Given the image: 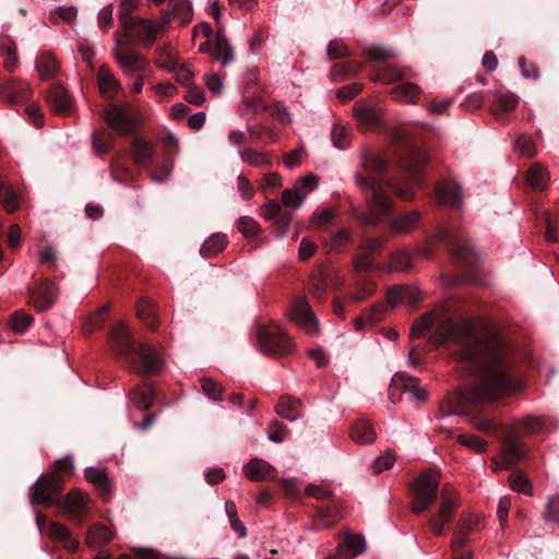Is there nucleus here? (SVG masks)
<instances>
[{
	"label": "nucleus",
	"instance_id": "37998d69",
	"mask_svg": "<svg viewBox=\"0 0 559 559\" xmlns=\"http://www.w3.org/2000/svg\"><path fill=\"white\" fill-rule=\"evenodd\" d=\"M157 67L168 71H176L178 66L177 53L169 45L157 48V57L154 59Z\"/></svg>",
	"mask_w": 559,
	"mask_h": 559
},
{
	"label": "nucleus",
	"instance_id": "e433bc0d",
	"mask_svg": "<svg viewBox=\"0 0 559 559\" xmlns=\"http://www.w3.org/2000/svg\"><path fill=\"white\" fill-rule=\"evenodd\" d=\"M526 181L535 191H543L548 186V170L538 164H533L526 173Z\"/></svg>",
	"mask_w": 559,
	"mask_h": 559
},
{
	"label": "nucleus",
	"instance_id": "a19ab883",
	"mask_svg": "<svg viewBox=\"0 0 559 559\" xmlns=\"http://www.w3.org/2000/svg\"><path fill=\"white\" fill-rule=\"evenodd\" d=\"M239 158L250 167H270L272 158L270 155L255 151L254 148H243L239 151Z\"/></svg>",
	"mask_w": 559,
	"mask_h": 559
},
{
	"label": "nucleus",
	"instance_id": "0e129e2a",
	"mask_svg": "<svg viewBox=\"0 0 559 559\" xmlns=\"http://www.w3.org/2000/svg\"><path fill=\"white\" fill-rule=\"evenodd\" d=\"M515 148L519 150L520 154L527 158H533L536 155V148H534L533 141L527 135H521L516 139Z\"/></svg>",
	"mask_w": 559,
	"mask_h": 559
},
{
	"label": "nucleus",
	"instance_id": "1a4fd4ad",
	"mask_svg": "<svg viewBox=\"0 0 559 559\" xmlns=\"http://www.w3.org/2000/svg\"><path fill=\"white\" fill-rule=\"evenodd\" d=\"M134 37H117L114 40V57L126 72L142 71L146 66L145 57L139 52L140 48H148L154 44V37L140 41Z\"/></svg>",
	"mask_w": 559,
	"mask_h": 559
},
{
	"label": "nucleus",
	"instance_id": "c756f323",
	"mask_svg": "<svg viewBox=\"0 0 559 559\" xmlns=\"http://www.w3.org/2000/svg\"><path fill=\"white\" fill-rule=\"evenodd\" d=\"M419 301L418 294L415 289L407 286H394L386 290V302L391 307H395L402 302L417 305Z\"/></svg>",
	"mask_w": 559,
	"mask_h": 559
},
{
	"label": "nucleus",
	"instance_id": "ea45409f",
	"mask_svg": "<svg viewBox=\"0 0 559 559\" xmlns=\"http://www.w3.org/2000/svg\"><path fill=\"white\" fill-rule=\"evenodd\" d=\"M0 204L8 213H14L19 209L16 191L12 186L0 177Z\"/></svg>",
	"mask_w": 559,
	"mask_h": 559
},
{
	"label": "nucleus",
	"instance_id": "2f4dec72",
	"mask_svg": "<svg viewBox=\"0 0 559 559\" xmlns=\"http://www.w3.org/2000/svg\"><path fill=\"white\" fill-rule=\"evenodd\" d=\"M250 142L255 145H270L276 143L277 134L265 124H248Z\"/></svg>",
	"mask_w": 559,
	"mask_h": 559
},
{
	"label": "nucleus",
	"instance_id": "a878e982",
	"mask_svg": "<svg viewBox=\"0 0 559 559\" xmlns=\"http://www.w3.org/2000/svg\"><path fill=\"white\" fill-rule=\"evenodd\" d=\"M84 478L86 481L94 485L97 492H99L102 500H108V498L110 497V480L106 468H85Z\"/></svg>",
	"mask_w": 559,
	"mask_h": 559
},
{
	"label": "nucleus",
	"instance_id": "f257e3e1",
	"mask_svg": "<svg viewBox=\"0 0 559 559\" xmlns=\"http://www.w3.org/2000/svg\"><path fill=\"white\" fill-rule=\"evenodd\" d=\"M436 323L433 335L430 336L431 342L437 346H456L453 355L467 364L469 372L474 376L469 384L449 393L441 402L442 416L465 415L469 417V424L480 432L506 433L502 426L474 412L480 405L496 403L520 388L514 371V354L510 346L495 334L477 335L475 318H464L454 322L449 317L440 319L436 312L420 316L412 328V335L423 337Z\"/></svg>",
	"mask_w": 559,
	"mask_h": 559
},
{
	"label": "nucleus",
	"instance_id": "6ab92c4d",
	"mask_svg": "<svg viewBox=\"0 0 559 559\" xmlns=\"http://www.w3.org/2000/svg\"><path fill=\"white\" fill-rule=\"evenodd\" d=\"M261 215L267 221L275 222V234L277 237H284L289 228L292 213L283 211L282 204L272 200L261 207Z\"/></svg>",
	"mask_w": 559,
	"mask_h": 559
},
{
	"label": "nucleus",
	"instance_id": "4c0bfd02",
	"mask_svg": "<svg viewBox=\"0 0 559 559\" xmlns=\"http://www.w3.org/2000/svg\"><path fill=\"white\" fill-rule=\"evenodd\" d=\"M385 306L382 302H378L372 306L369 310L361 313L355 320V328L357 331L365 330L368 325H371L383 318Z\"/></svg>",
	"mask_w": 559,
	"mask_h": 559
},
{
	"label": "nucleus",
	"instance_id": "052dcab7",
	"mask_svg": "<svg viewBox=\"0 0 559 559\" xmlns=\"http://www.w3.org/2000/svg\"><path fill=\"white\" fill-rule=\"evenodd\" d=\"M335 214L332 210L325 209L312 214V224L319 229H326L333 222Z\"/></svg>",
	"mask_w": 559,
	"mask_h": 559
},
{
	"label": "nucleus",
	"instance_id": "dca6fc26",
	"mask_svg": "<svg viewBox=\"0 0 559 559\" xmlns=\"http://www.w3.org/2000/svg\"><path fill=\"white\" fill-rule=\"evenodd\" d=\"M319 178L309 174L296 181L294 188L283 191L282 203L284 206L297 209L309 192L316 191Z\"/></svg>",
	"mask_w": 559,
	"mask_h": 559
},
{
	"label": "nucleus",
	"instance_id": "393cba45",
	"mask_svg": "<svg viewBox=\"0 0 559 559\" xmlns=\"http://www.w3.org/2000/svg\"><path fill=\"white\" fill-rule=\"evenodd\" d=\"M46 100L52 110L62 116H68L72 110V98L69 97L67 90L61 84H51Z\"/></svg>",
	"mask_w": 559,
	"mask_h": 559
},
{
	"label": "nucleus",
	"instance_id": "5701e85b",
	"mask_svg": "<svg viewBox=\"0 0 559 559\" xmlns=\"http://www.w3.org/2000/svg\"><path fill=\"white\" fill-rule=\"evenodd\" d=\"M435 193L440 204L448 205L453 209H459L463 203V197L461 195V188L457 183L441 180L435 187Z\"/></svg>",
	"mask_w": 559,
	"mask_h": 559
},
{
	"label": "nucleus",
	"instance_id": "f3484780",
	"mask_svg": "<svg viewBox=\"0 0 559 559\" xmlns=\"http://www.w3.org/2000/svg\"><path fill=\"white\" fill-rule=\"evenodd\" d=\"M29 304L38 310V312H45L57 300V286L48 281L44 280L33 287L28 288Z\"/></svg>",
	"mask_w": 559,
	"mask_h": 559
},
{
	"label": "nucleus",
	"instance_id": "412c9836",
	"mask_svg": "<svg viewBox=\"0 0 559 559\" xmlns=\"http://www.w3.org/2000/svg\"><path fill=\"white\" fill-rule=\"evenodd\" d=\"M455 504L449 495L442 492L439 514L431 515L428 524L437 536L444 534V525L452 522Z\"/></svg>",
	"mask_w": 559,
	"mask_h": 559
},
{
	"label": "nucleus",
	"instance_id": "864d4df0",
	"mask_svg": "<svg viewBox=\"0 0 559 559\" xmlns=\"http://www.w3.org/2000/svg\"><path fill=\"white\" fill-rule=\"evenodd\" d=\"M366 55L369 60L378 62H385L386 60L396 58V52L394 49L379 46L368 48Z\"/></svg>",
	"mask_w": 559,
	"mask_h": 559
},
{
	"label": "nucleus",
	"instance_id": "f8f14e48",
	"mask_svg": "<svg viewBox=\"0 0 559 559\" xmlns=\"http://www.w3.org/2000/svg\"><path fill=\"white\" fill-rule=\"evenodd\" d=\"M35 522H37L40 534L48 535V537L51 538V540L55 543H61L62 547L71 554L78 551L79 540L72 535L66 524L49 522L47 521L45 513L40 512H38L37 516H35Z\"/></svg>",
	"mask_w": 559,
	"mask_h": 559
},
{
	"label": "nucleus",
	"instance_id": "774afa93",
	"mask_svg": "<svg viewBox=\"0 0 559 559\" xmlns=\"http://www.w3.org/2000/svg\"><path fill=\"white\" fill-rule=\"evenodd\" d=\"M544 520L547 522H559V496L550 498L547 509L544 512Z\"/></svg>",
	"mask_w": 559,
	"mask_h": 559
},
{
	"label": "nucleus",
	"instance_id": "0eeeda50",
	"mask_svg": "<svg viewBox=\"0 0 559 559\" xmlns=\"http://www.w3.org/2000/svg\"><path fill=\"white\" fill-rule=\"evenodd\" d=\"M383 241L380 238L364 236L358 245L356 258H352V272H356L355 276L352 275V302L361 301L376 292V283L369 272L374 267L373 257L383 246Z\"/></svg>",
	"mask_w": 559,
	"mask_h": 559
},
{
	"label": "nucleus",
	"instance_id": "bf43d9fd",
	"mask_svg": "<svg viewBox=\"0 0 559 559\" xmlns=\"http://www.w3.org/2000/svg\"><path fill=\"white\" fill-rule=\"evenodd\" d=\"M108 313V307L103 306L94 318L90 319V321L85 322L83 325V332L85 335H90L95 332L96 329L103 326V323L106 321V314Z\"/></svg>",
	"mask_w": 559,
	"mask_h": 559
},
{
	"label": "nucleus",
	"instance_id": "f704fd0d",
	"mask_svg": "<svg viewBox=\"0 0 559 559\" xmlns=\"http://www.w3.org/2000/svg\"><path fill=\"white\" fill-rule=\"evenodd\" d=\"M518 105V97L512 94H499L497 96V107L492 109V115L500 123L508 120V112L513 111Z\"/></svg>",
	"mask_w": 559,
	"mask_h": 559
},
{
	"label": "nucleus",
	"instance_id": "bb28decb",
	"mask_svg": "<svg viewBox=\"0 0 559 559\" xmlns=\"http://www.w3.org/2000/svg\"><path fill=\"white\" fill-rule=\"evenodd\" d=\"M129 399L136 408L148 411L155 400V391L151 382L144 381L134 386L129 393Z\"/></svg>",
	"mask_w": 559,
	"mask_h": 559
},
{
	"label": "nucleus",
	"instance_id": "423d86ee",
	"mask_svg": "<svg viewBox=\"0 0 559 559\" xmlns=\"http://www.w3.org/2000/svg\"><path fill=\"white\" fill-rule=\"evenodd\" d=\"M435 240L445 246L452 262L460 267L462 273L451 277V285L475 282L477 270V255L465 239L463 231L457 226L441 224L437 226Z\"/></svg>",
	"mask_w": 559,
	"mask_h": 559
},
{
	"label": "nucleus",
	"instance_id": "4d7b16f0",
	"mask_svg": "<svg viewBox=\"0 0 559 559\" xmlns=\"http://www.w3.org/2000/svg\"><path fill=\"white\" fill-rule=\"evenodd\" d=\"M237 228L245 237L254 236L260 233L259 223L250 216H242L238 218Z\"/></svg>",
	"mask_w": 559,
	"mask_h": 559
},
{
	"label": "nucleus",
	"instance_id": "aec40b11",
	"mask_svg": "<svg viewBox=\"0 0 559 559\" xmlns=\"http://www.w3.org/2000/svg\"><path fill=\"white\" fill-rule=\"evenodd\" d=\"M243 474L250 481H270L276 478L277 469L270 462L262 459H250L243 465Z\"/></svg>",
	"mask_w": 559,
	"mask_h": 559
},
{
	"label": "nucleus",
	"instance_id": "ddd939ff",
	"mask_svg": "<svg viewBox=\"0 0 559 559\" xmlns=\"http://www.w3.org/2000/svg\"><path fill=\"white\" fill-rule=\"evenodd\" d=\"M502 452H500L499 459H492V471L499 473L503 469H510L520 464L525 459L526 450L525 447L516 441L515 436L507 432L503 437Z\"/></svg>",
	"mask_w": 559,
	"mask_h": 559
},
{
	"label": "nucleus",
	"instance_id": "8fccbe9b",
	"mask_svg": "<svg viewBox=\"0 0 559 559\" xmlns=\"http://www.w3.org/2000/svg\"><path fill=\"white\" fill-rule=\"evenodd\" d=\"M332 143L335 148L346 150L348 146V132L346 126L341 122H335L333 124L332 134Z\"/></svg>",
	"mask_w": 559,
	"mask_h": 559
},
{
	"label": "nucleus",
	"instance_id": "79ce46f5",
	"mask_svg": "<svg viewBox=\"0 0 559 559\" xmlns=\"http://www.w3.org/2000/svg\"><path fill=\"white\" fill-rule=\"evenodd\" d=\"M318 524L323 527L333 526L340 520V508L335 502L318 507L317 509Z\"/></svg>",
	"mask_w": 559,
	"mask_h": 559
},
{
	"label": "nucleus",
	"instance_id": "de8ad7c7",
	"mask_svg": "<svg viewBox=\"0 0 559 559\" xmlns=\"http://www.w3.org/2000/svg\"><path fill=\"white\" fill-rule=\"evenodd\" d=\"M49 16L53 22L71 24L78 16V10L73 5L58 7L50 11Z\"/></svg>",
	"mask_w": 559,
	"mask_h": 559
},
{
	"label": "nucleus",
	"instance_id": "b1692460",
	"mask_svg": "<svg viewBox=\"0 0 559 559\" xmlns=\"http://www.w3.org/2000/svg\"><path fill=\"white\" fill-rule=\"evenodd\" d=\"M352 116H354L361 129L368 131H376L381 126L380 114L374 107H369L362 103H356L352 108Z\"/></svg>",
	"mask_w": 559,
	"mask_h": 559
},
{
	"label": "nucleus",
	"instance_id": "2eb2a0df",
	"mask_svg": "<svg viewBox=\"0 0 559 559\" xmlns=\"http://www.w3.org/2000/svg\"><path fill=\"white\" fill-rule=\"evenodd\" d=\"M403 392L412 394L415 401H426V391L419 388V380L406 372H396L391 379L389 399L394 404L401 401Z\"/></svg>",
	"mask_w": 559,
	"mask_h": 559
},
{
	"label": "nucleus",
	"instance_id": "a18cd8bd",
	"mask_svg": "<svg viewBox=\"0 0 559 559\" xmlns=\"http://www.w3.org/2000/svg\"><path fill=\"white\" fill-rule=\"evenodd\" d=\"M136 317L152 331L157 330L158 321L151 301L142 300L136 304Z\"/></svg>",
	"mask_w": 559,
	"mask_h": 559
},
{
	"label": "nucleus",
	"instance_id": "f03ea898",
	"mask_svg": "<svg viewBox=\"0 0 559 559\" xmlns=\"http://www.w3.org/2000/svg\"><path fill=\"white\" fill-rule=\"evenodd\" d=\"M420 128L414 124L401 126L391 133V146L396 158V174H388L384 158L373 153L364 156L362 166L367 175H357V186L366 194L368 213L361 216L362 224L373 226L382 219L389 221L392 235H405L419 222L417 211L391 217V194L409 201L414 198V187L424 186V171L429 156L419 144Z\"/></svg>",
	"mask_w": 559,
	"mask_h": 559
},
{
	"label": "nucleus",
	"instance_id": "cd10ccee",
	"mask_svg": "<svg viewBox=\"0 0 559 559\" xmlns=\"http://www.w3.org/2000/svg\"><path fill=\"white\" fill-rule=\"evenodd\" d=\"M96 79L102 94L107 98L112 99L114 96L118 94L120 84L118 80L114 78L107 64L100 66L99 70H97Z\"/></svg>",
	"mask_w": 559,
	"mask_h": 559
},
{
	"label": "nucleus",
	"instance_id": "20e7f679",
	"mask_svg": "<svg viewBox=\"0 0 559 559\" xmlns=\"http://www.w3.org/2000/svg\"><path fill=\"white\" fill-rule=\"evenodd\" d=\"M103 118L109 129L119 136L133 138L131 139L130 154L134 163L140 167H145L152 170V177L154 181H164L166 176L169 174V166H162L159 171H154V147L153 144L145 141L144 139L136 136V132L142 127V114L136 107L130 104H109L105 110H103Z\"/></svg>",
	"mask_w": 559,
	"mask_h": 559
},
{
	"label": "nucleus",
	"instance_id": "680f3d73",
	"mask_svg": "<svg viewBox=\"0 0 559 559\" xmlns=\"http://www.w3.org/2000/svg\"><path fill=\"white\" fill-rule=\"evenodd\" d=\"M510 488L516 492L530 493V481L526 476L521 473L511 474L509 477Z\"/></svg>",
	"mask_w": 559,
	"mask_h": 559
},
{
	"label": "nucleus",
	"instance_id": "473e14b6",
	"mask_svg": "<svg viewBox=\"0 0 559 559\" xmlns=\"http://www.w3.org/2000/svg\"><path fill=\"white\" fill-rule=\"evenodd\" d=\"M300 405V400H296L290 395H282L276 404V414L289 421H294L300 417L298 411Z\"/></svg>",
	"mask_w": 559,
	"mask_h": 559
},
{
	"label": "nucleus",
	"instance_id": "c03bdc74",
	"mask_svg": "<svg viewBox=\"0 0 559 559\" xmlns=\"http://www.w3.org/2000/svg\"><path fill=\"white\" fill-rule=\"evenodd\" d=\"M0 56L5 57V70L13 72L17 63L16 45L10 37L0 38Z\"/></svg>",
	"mask_w": 559,
	"mask_h": 559
},
{
	"label": "nucleus",
	"instance_id": "9b49d317",
	"mask_svg": "<svg viewBox=\"0 0 559 559\" xmlns=\"http://www.w3.org/2000/svg\"><path fill=\"white\" fill-rule=\"evenodd\" d=\"M438 493V478L430 473H421L413 483L414 501L412 511L419 514L435 504Z\"/></svg>",
	"mask_w": 559,
	"mask_h": 559
},
{
	"label": "nucleus",
	"instance_id": "13d9d810",
	"mask_svg": "<svg viewBox=\"0 0 559 559\" xmlns=\"http://www.w3.org/2000/svg\"><path fill=\"white\" fill-rule=\"evenodd\" d=\"M457 442L477 453H483L487 450L486 441L472 435H460L457 437Z\"/></svg>",
	"mask_w": 559,
	"mask_h": 559
},
{
	"label": "nucleus",
	"instance_id": "338daca9",
	"mask_svg": "<svg viewBox=\"0 0 559 559\" xmlns=\"http://www.w3.org/2000/svg\"><path fill=\"white\" fill-rule=\"evenodd\" d=\"M288 433V428L278 421L271 424L270 431H267V438L273 442H283Z\"/></svg>",
	"mask_w": 559,
	"mask_h": 559
},
{
	"label": "nucleus",
	"instance_id": "3c124183",
	"mask_svg": "<svg viewBox=\"0 0 559 559\" xmlns=\"http://www.w3.org/2000/svg\"><path fill=\"white\" fill-rule=\"evenodd\" d=\"M390 267L392 271H406L412 267V255L405 251H396L391 254Z\"/></svg>",
	"mask_w": 559,
	"mask_h": 559
},
{
	"label": "nucleus",
	"instance_id": "58836bf2",
	"mask_svg": "<svg viewBox=\"0 0 559 559\" xmlns=\"http://www.w3.org/2000/svg\"><path fill=\"white\" fill-rule=\"evenodd\" d=\"M227 246V238L224 234H214L210 236V238L204 241L201 248V254L204 259H210L216 257L223 250H225Z\"/></svg>",
	"mask_w": 559,
	"mask_h": 559
},
{
	"label": "nucleus",
	"instance_id": "9d476101",
	"mask_svg": "<svg viewBox=\"0 0 559 559\" xmlns=\"http://www.w3.org/2000/svg\"><path fill=\"white\" fill-rule=\"evenodd\" d=\"M254 340L259 350L267 356L288 355L295 348L294 341L274 323L257 325Z\"/></svg>",
	"mask_w": 559,
	"mask_h": 559
},
{
	"label": "nucleus",
	"instance_id": "72a5a7b5",
	"mask_svg": "<svg viewBox=\"0 0 559 559\" xmlns=\"http://www.w3.org/2000/svg\"><path fill=\"white\" fill-rule=\"evenodd\" d=\"M112 540V533L108 531V528L100 524L96 523L92 525L86 533L85 543L88 547L97 548L103 545L109 544Z\"/></svg>",
	"mask_w": 559,
	"mask_h": 559
},
{
	"label": "nucleus",
	"instance_id": "4468645a",
	"mask_svg": "<svg viewBox=\"0 0 559 559\" xmlns=\"http://www.w3.org/2000/svg\"><path fill=\"white\" fill-rule=\"evenodd\" d=\"M33 97V88L20 79H5L0 83V100L9 107L26 104Z\"/></svg>",
	"mask_w": 559,
	"mask_h": 559
},
{
	"label": "nucleus",
	"instance_id": "6e6552de",
	"mask_svg": "<svg viewBox=\"0 0 559 559\" xmlns=\"http://www.w3.org/2000/svg\"><path fill=\"white\" fill-rule=\"evenodd\" d=\"M192 9L188 1H178L174 4L170 12H165L158 19H138L132 20L129 17L123 19V23L131 26L139 32L146 33V35H156L176 31L177 26L185 25L192 20Z\"/></svg>",
	"mask_w": 559,
	"mask_h": 559
},
{
	"label": "nucleus",
	"instance_id": "69168bd1",
	"mask_svg": "<svg viewBox=\"0 0 559 559\" xmlns=\"http://www.w3.org/2000/svg\"><path fill=\"white\" fill-rule=\"evenodd\" d=\"M328 53L330 59L345 58L347 48L344 41L340 38H334L328 46Z\"/></svg>",
	"mask_w": 559,
	"mask_h": 559
},
{
	"label": "nucleus",
	"instance_id": "e2e57ef3",
	"mask_svg": "<svg viewBox=\"0 0 559 559\" xmlns=\"http://www.w3.org/2000/svg\"><path fill=\"white\" fill-rule=\"evenodd\" d=\"M544 424L539 417L527 416L514 423V428L523 427L527 433H537Z\"/></svg>",
	"mask_w": 559,
	"mask_h": 559
},
{
	"label": "nucleus",
	"instance_id": "7ed1b4c3",
	"mask_svg": "<svg viewBox=\"0 0 559 559\" xmlns=\"http://www.w3.org/2000/svg\"><path fill=\"white\" fill-rule=\"evenodd\" d=\"M73 468L71 456L58 459L55 463V471L41 475L29 490V501L34 506L53 507L58 513L80 526L84 523L85 516L90 514V496L78 488L61 496L64 479L60 473L71 474Z\"/></svg>",
	"mask_w": 559,
	"mask_h": 559
},
{
	"label": "nucleus",
	"instance_id": "603ef678",
	"mask_svg": "<svg viewBox=\"0 0 559 559\" xmlns=\"http://www.w3.org/2000/svg\"><path fill=\"white\" fill-rule=\"evenodd\" d=\"M202 390L204 395H206L211 401H222L223 400V388L216 381L210 378H203L201 380Z\"/></svg>",
	"mask_w": 559,
	"mask_h": 559
},
{
	"label": "nucleus",
	"instance_id": "6e6d98bb",
	"mask_svg": "<svg viewBox=\"0 0 559 559\" xmlns=\"http://www.w3.org/2000/svg\"><path fill=\"white\" fill-rule=\"evenodd\" d=\"M31 322H33V317L22 310L12 313L10 318V326L13 332H24Z\"/></svg>",
	"mask_w": 559,
	"mask_h": 559
},
{
	"label": "nucleus",
	"instance_id": "7c9ffc66",
	"mask_svg": "<svg viewBox=\"0 0 559 559\" xmlns=\"http://www.w3.org/2000/svg\"><path fill=\"white\" fill-rule=\"evenodd\" d=\"M420 87L412 82H402L391 88V98L397 102L415 104L420 95Z\"/></svg>",
	"mask_w": 559,
	"mask_h": 559
},
{
	"label": "nucleus",
	"instance_id": "5fc2aeb1",
	"mask_svg": "<svg viewBox=\"0 0 559 559\" xmlns=\"http://www.w3.org/2000/svg\"><path fill=\"white\" fill-rule=\"evenodd\" d=\"M112 140V134H106L105 131H95L92 134V145L96 152L100 154L108 153L112 146L110 145V141Z\"/></svg>",
	"mask_w": 559,
	"mask_h": 559
},
{
	"label": "nucleus",
	"instance_id": "a211bd4d",
	"mask_svg": "<svg viewBox=\"0 0 559 559\" xmlns=\"http://www.w3.org/2000/svg\"><path fill=\"white\" fill-rule=\"evenodd\" d=\"M290 321L304 329L306 333L316 335L318 332V320L306 299H297L289 312Z\"/></svg>",
	"mask_w": 559,
	"mask_h": 559
},
{
	"label": "nucleus",
	"instance_id": "49530a36",
	"mask_svg": "<svg viewBox=\"0 0 559 559\" xmlns=\"http://www.w3.org/2000/svg\"><path fill=\"white\" fill-rule=\"evenodd\" d=\"M374 81L392 84L404 79L403 71L395 66H384L374 73Z\"/></svg>",
	"mask_w": 559,
	"mask_h": 559
},
{
	"label": "nucleus",
	"instance_id": "c9c22d12",
	"mask_svg": "<svg viewBox=\"0 0 559 559\" xmlns=\"http://www.w3.org/2000/svg\"><path fill=\"white\" fill-rule=\"evenodd\" d=\"M376 439V432L372 425L365 420L358 419L355 425H352V441L358 444H369Z\"/></svg>",
	"mask_w": 559,
	"mask_h": 559
},
{
	"label": "nucleus",
	"instance_id": "09e8293b",
	"mask_svg": "<svg viewBox=\"0 0 559 559\" xmlns=\"http://www.w3.org/2000/svg\"><path fill=\"white\" fill-rule=\"evenodd\" d=\"M140 0H119V8H120V22L121 24L123 25V27L127 29V31H130V32H133L135 33V35H146V33H143V32H139V31H135L132 26H131V23L129 22L128 25H126L123 23V19L124 17H129V19H132V20H138L139 17H135V16H131L130 15V12L136 8L138 3H139Z\"/></svg>",
	"mask_w": 559,
	"mask_h": 559
},
{
	"label": "nucleus",
	"instance_id": "c85d7f7f",
	"mask_svg": "<svg viewBox=\"0 0 559 559\" xmlns=\"http://www.w3.org/2000/svg\"><path fill=\"white\" fill-rule=\"evenodd\" d=\"M35 69H37L40 80L50 81L59 71V62L50 51H44L37 57Z\"/></svg>",
	"mask_w": 559,
	"mask_h": 559
},
{
	"label": "nucleus",
	"instance_id": "4be33fe9",
	"mask_svg": "<svg viewBox=\"0 0 559 559\" xmlns=\"http://www.w3.org/2000/svg\"><path fill=\"white\" fill-rule=\"evenodd\" d=\"M199 51L210 53L216 61H222L224 66L233 60V48L226 37L207 38L199 46Z\"/></svg>",
	"mask_w": 559,
	"mask_h": 559
},
{
	"label": "nucleus",
	"instance_id": "39448f33",
	"mask_svg": "<svg viewBox=\"0 0 559 559\" xmlns=\"http://www.w3.org/2000/svg\"><path fill=\"white\" fill-rule=\"evenodd\" d=\"M108 345L117 358L129 364L131 370L141 377H152L163 368L158 350L146 343L136 345L129 329L121 322L115 323L109 330Z\"/></svg>",
	"mask_w": 559,
	"mask_h": 559
}]
</instances>
